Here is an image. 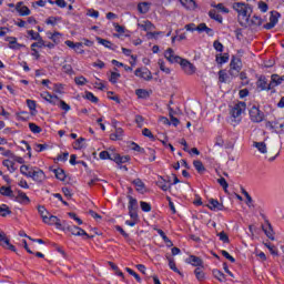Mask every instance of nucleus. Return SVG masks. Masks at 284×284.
Instances as JSON below:
<instances>
[{
	"label": "nucleus",
	"mask_w": 284,
	"mask_h": 284,
	"mask_svg": "<svg viewBox=\"0 0 284 284\" xmlns=\"http://www.w3.org/2000/svg\"><path fill=\"white\" fill-rule=\"evenodd\" d=\"M0 245L1 247H7V250H11V252H17V248L14 245L10 244V239H8V235L6 233L0 232Z\"/></svg>",
	"instance_id": "obj_9"
},
{
	"label": "nucleus",
	"mask_w": 284,
	"mask_h": 284,
	"mask_svg": "<svg viewBox=\"0 0 284 284\" xmlns=\"http://www.w3.org/2000/svg\"><path fill=\"white\" fill-rule=\"evenodd\" d=\"M227 79H230V77L226 74L225 71L221 70L219 72V81H220V83H227Z\"/></svg>",
	"instance_id": "obj_50"
},
{
	"label": "nucleus",
	"mask_w": 284,
	"mask_h": 284,
	"mask_svg": "<svg viewBox=\"0 0 284 284\" xmlns=\"http://www.w3.org/2000/svg\"><path fill=\"white\" fill-rule=\"evenodd\" d=\"M168 261H169L170 270H172L173 272H176V274H181V271H179V268L176 267V263L174 262V258L168 257Z\"/></svg>",
	"instance_id": "obj_41"
},
{
	"label": "nucleus",
	"mask_w": 284,
	"mask_h": 284,
	"mask_svg": "<svg viewBox=\"0 0 284 284\" xmlns=\"http://www.w3.org/2000/svg\"><path fill=\"white\" fill-rule=\"evenodd\" d=\"M266 128L274 130L277 134H284V119L267 122Z\"/></svg>",
	"instance_id": "obj_5"
},
{
	"label": "nucleus",
	"mask_w": 284,
	"mask_h": 284,
	"mask_svg": "<svg viewBox=\"0 0 284 284\" xmlns=\"http://www.w3.org/2000/svg\"><path fill=\"white\" fill-rule=\"evenodd\" d=\"M6 41H9V48L11 50H19L20 48H22L21 44L17 43V38L14 37H9L6 39Z\"/></svg>",
	"instance_id": "obj_26"
},
{
	"label": "nucleus",
	"mask_w": 284,
	"mask_h": 284,
	"mask_svg": "<svg viewBox=\"0 0 284 284\" xmlns=\"http://www.w3.org/2000/svg\"><path fill=\"white\" fill-rule=\"evenodd\" d=\"M8 214H12V212L10 211V209L8 207V205L2 204L0 206V216H8Z\"/></svg>",
	"instance_id": "obj_49"
},
{
	"label": "nucleus",
	"mask_w": 284,
	"mask_h": 284,
	"mask_svg": "<svg viewBox=\"0 0 284 284\" xmlns=\"http://www.w3.org/2000/svg\"><path fill=\"white\" fill-rule=\"evenodd\" d=\"M209 17L213 19L214 21H217L219 23H223V17L221 14L216 13L215 10H211L209 12Z\"/></svg>",
	"instance_id": "obj_36"
},
{
	"label": "nucleus",
	"mask_w": 284,
	"mask_h": 284,
	"mask_svg": "<svg viewBox=\"0 0 284 284\" xmlns=\"http://www.w3.org/2000/svg\"><path fill=\"white\" fill-rule=\"evenodd\" d=\"M132 184L135 185L136 191L141 192V194H143V192H145V183H143V181H141V179H135L134 181H132Z\"/></svg>",
	"instance_id": "obj_27"
},
{
	"label": "nucleus",
	"mask_w": 284,
	"mask_h": 284,
	"mask_svg": "<svg viewBox=\"0 0 284 284\" xmlns=\"http://www.w3.org/2000/svg\"><path fill=\"white\" fill-rule=\"evenodd\" d=\"M119 79H121V73L111 72V77H110L109 81H111L112 83H116L119 81Z\"/></svg>",
	"instance_id": "obj_62"
},
{
	"label": "nucleus",
	"mask_w": 284,
	"mask_h": 284,
	"mask_svg": "<svg viewBox=\"0 0 284 284\" xmlns=\"http://www.w3.org/2000/svg\"><path fill=\"white\" fill-rule=\"evenodd\" d=\"M196 32H199L200 34L205 32L209 37H214V30L209 28L207 24L203 22L196 27Z\"/></svg>",
	"instance_id": "obj_17"
},
{
	"label": "nucleus",
	"mask_w": 284,
	"mask_h": 284,
	"mask_svg": "<svg viewBox=\"0 0 284 284\" xmlns=\"http://www.w3.org/2000/svg\"><path fill=\"white\" fill-rule=\"evenodd\" d=\"M65 45H68V48H72V50H75V48H83V42H72L70 40L65 41Z\"/></svg>",
	"instance_id": "obj_48"
},
{
	"label": "nucleus",
	"mask_w": 284,
	"mask_h": 284,
	"mask_svg": "<svg viewBox=\"0 0 284 284\" xmlns=\"http://www.w3.org/2000/svg\"><path fill=\"white\" fill-rule=\"evenodd\" d=\"M29 130L33 132V134H41V126L34 123H29Z\"/></svg>",
	"instance_id": "obj_52"
},
{
	"label": "nucleus",
	"mask_w": 284,
	"mask_h": 284,
	"mask_svg": "<svg viewBox=\"0 0 284 284\" xmlns=\"http://www.w3.org/2000/svg\"><path fill=\"white\" fill-rule=\"evenodd\" d=\"M194 274H195L197 281H203V278H205V273H203L201 267L195 268Z\"/></svg>",
	"instance_id": "obj_56"
},
{
	"label": "nucleus",
	"mask_w": 284,
	"mask_h": 284,
	"mask_svg": "<svg viewBox=\"0 0 284 284\" xmlns=\"http://www.w3.org/2000/svg\"><path fill=\"white\" fill-rule=\"evenodd\" d=\"M53 172L59 181H65V172L62 169H55Z\"/></svg>",
	"instance_id": "obj_38"
},
{
	"label": "nucleus",
	"mask_w": 284,
	"mask_h": 284,
	"mask_svg": "<svg viewBox=\"0 0 284 284\" xmlns=\"http://www.w3.org/2000/svg\"><path fill=\"white\" fill-rule=\"evenodd\" d=\"M217 236L220 239V241H222V243H230V236H227V234L225 232H220L217 233Z\"/></svg>",
	"instance_id": "obj_57"
},
{
	"label": "nucleus",
	"mask_w": 284,
	"mask_h": 284,
	"mask_svg": "<svg viewBox=\"0 0 284 284\" xmlns=\"http://www.w3.org/2000/svg\"><path fill=\"white\" fill-rule=\"evenodd\" d=\"M284 81V75H278L276 73L271 75V81H270V88L271 90H274V88H278Z\"/></svg>",
	"instance_id": "obj_12"
},
{
	"label": "nucleus",
	"mask_w": 284,
	"mask_h": 284,
	"mask_svg": "<svg viewBox=\"0 0 284 284\" xmlns=\"http://www.w3.org/2000/svg\"><path fill=\"white\" fill-rule=\"evenodd\" d=\"M164 57L169 63H181V61H183V58L174 54V50L172 48H169L164 52Z\"/></svg>",
	"instance_id": "obj_6"
},
{
	"label": "nucleus",
	"mask_w": 284,
	"mask_h": 284,
	"mask_svg": "<svg viewBox=\"0 0 284 284\" xmlns=\"http://www.w3.org/2000/svg\"><path fill=\"white\" fill-rule=\"evenodd\" d=\"M135 93L139 97V99H148V97H150V93L144 89H138Z\"/></svg>",
	"instance_id": "obj_46"
},
{
	"label": "nucleus",
	"mask_w": 284,
	"mask_h": 284,
	"mask_svg": "<svg viewBox=\"0 0 284 284\" xmlns=\"http://www.w3.org/2000/svg\"><path fill=\"white\" fill-rule=\"evenodd\" d=\"M17 203H21L22 205H28L30 203V197L23 192L18 191L16 195H13Z\"/></svg>",
	"instance_id": "obj_13"
},
{
	"label": "nucleus",
	"mask_w": 284,
	"mask_h": 284,
	"mask_svg": "<svg viewBox=\"0 0 284 284\" xmlns=\"http://www.w3.org/2000/svg\"><path fill=\"white\" fill-rule=\"evenodd\" d=\"M230 65L231 70H237L241 72V59L233 58Z\"/></svg>",
	"instance_id": "obj_34"
},
{
	"label": "nucleus",
	"mask_w": 284,
	"mask_h": 284,
	"mask_svg": "<svg viewBox=\"0 0 284 284\" xmlns=\"http://www.w3.org/2000/svg\"><path fill=\"white\" fill-rule=\"evenodd\" d=\"M2 165L7 168V170L12 174L17 171V168H14V162L10 160H3Z\"/></svg>",
	"instance_id": "obj_30"
},
{
	"label": "nucleus",
	"mask_w": 284,
	"mask_h": 284,
	"mask_svg": "<svg viewBox=\"0 0 284 284\" xmlns=\"http://www.w3.org/2000/svg\"><path fill=\"white\" fill-rule=\"evenodd\" d=\"M123 138V129L115 128V132L110 135L111 141H121Z\"/></svg>",
	"instance_id": "obj_24"
},
{
	"label": "nucleus",
	"mask_w": 284,
	"mask_h": 284,
	"mask_svg": "<svg viewBox=\"0 0 284 284\" xmlns=\"http://www.w3.org/2000/svg\"><path fill=\"white\" fill-rule=\"evenodd\" d=\"M213 48L216 50V52H223V43H221L219 40L213 42Z\"/></svg>",
	"instance_id": "obj_63"
},
{
	"label": "nucleus",
	"mask_w": 284,
	"mask_h": 284,
	"mask_svg": "<svg viewBox=\"0 0 284 284\" xmlns=\"http://www.w3.org/2000/svg\"><path fill=\"white\" fill-rule=\"evenodd\" d=\"M186 263H190L194 267H201L203 265V260L195 255H191L189 258H186Z\"/></svg>",
	"instance_id": "obj_20"
},
{
	"label": "nucleus",
	"mask_w": 284,
	"mask_h": 284,
	"mask_svg": "<svg viewBox=\"0 0 284 284\" xmlns=\"http://www.w3.org/2000/svg\"><path fill=\"white\" fill-rule=\"evenodd\" d=\"M232 8L235 10V12H237V21L240 26L245 28V26L250 23V13L252 12L250 4L245 2H234Z\"/></svg>",
	"instance_id": "obj_1"
},
{
	"label": "nucleus",
	"mask_w": 284,
	"mask_h": 284,
	"mask_svg": "<svg viewBox=\"0 0 284 284\" xmlns=\"http://www.w3.org/2000/svg\"><path fill=\"white\" fill-rule=\"evenodd\" d=\"M64 112H70L71 108L70 104L65 103V101L59 99L58 104Z\"/></svg>",
	"instance_id": "obj_45"
},
{
	"label": "nucleus",
	"mask_w": 284,
	"mask_h": 284,
	"mask_svg": "<svg viewBox=\"0 0 284 284\" xmlns=\"http://www.w3.org/2000/svg\"><path fill=\"white\" fill-rule=\"evenodd\" d=\"M44 223H47V225H57V227H61V220L50 213L49 216H44Z\"/></svg>",
	"instance_id": "obj_16"
},
{
	"label": "nucleus",
	"mask_w": 284,
	"mask_h": 284,
	"mask_svg": "<svg viewBox=\"0 0 284 284\" xmlns=\"http://www.w3.org/2000/svg\"><path fill=\"white\" fill-rule=\"evenodd\" d=\"M144 154H146L148 156H151L149 159V161H156V151H154V149H150L148 148L146 151H144Z\"/></svg>",
	"instance_id": "obj_39"
},
{
	"label": "nucleus",
	"mask_w": 284,
	"mask_h": 284,
	"mask_svg": "<svg viewBox=\"0 0 284 284\" xmlns=\"http://www.w3.org/2000/svg\"><path fill=\"white\" fill-rule=\"evenodd\" d=\"M250 119L253 123H261L263 122V119H265V113L263 111L258 110V106L253 105L250 111Z\"/></svg>",
	"instance_id": "obj_4"
},
{
	"label": "nucleus",
	"mask_w": 284,
	"mask_h": 284,
	"mask_svg": "<svg viewBox=\"0 0 284 284\" xmlns=\"http://www.w3.org/2000/svg\"><path fill=\"white\" fill-rule=\"evenodd\" d=\"M140 206L142 212H151L152 211V205H150V203L141 201L140 202Z\"/></svg>",
	"instance_id": "obj_54"
},
{
	"label": "nucleus",
	"mask_w": 284,
	"mask_h": 284,
	"mask_svg": "<svg viewBox=\"0 0 284 284\" xmlns=\"http://www.w3.org/2000/svg\"><path fill=\"white\" fill-rule=\"evenodd\" d=\"M278 17H281L278 12L272 11L270 17V22L264 24L265 30H272V28H275L276 23H278Z\"/></svg>",
	"instance_id": "obj_10"
},
{
	"label": "nucleus",
	"mask_w": 284,
	"mask_h": 284,
	"mask_svg": "<svg viewBox=\"0 0 284 284\" xmlns=\"http://www.w3.org/2000/svg\"><path fill=\"white\" fill-rule=\"evenodd\" d=\"M156 232L162 237V240L164 241L166 247H173L174 243H172V240L169 239L168 235H165V232H163V230L158 229Z\"/></svg>",
	"instance_id": "obj_22"
},
{
	"label": "nucleus",
	"mask_w": 284,
	"mask_h": 284,
	"mask_svg": "<svg viewBox=\"0 0 284 284\" xmlns=\"http://www.w3.org/2000/svg\"><path fill=\"white\" fill-rule=\"evenodd\" d=\"M16 10L19 12L20 17H28L30 14V9L23 6V2H18L16 4Z\"/></svg>",
	"instance_id": "obj_18"
},
{
	"label": "nucleus",
	"mask_w": 284,
	"mask_h": 284,
	"mask_svg": "<svg viewBox=\"0 0 284 284\" xmlns=\"http://www.w3.org/2000/svg\"><path fill=\"white\" fill-rule=\"evenodd\" d=\"M84 99L91 101V103H99V98H97L92 92H87Z\"/></svg>",
	"instance_id": "obj_47"
},
{
	"label": "nucleus",
	"mask_w": 284,
	"mask_h": 284,
	"mask_svg": "<svg viewBox=\"0 0 284 284\" xmlns=\"http://www.w3.org/2000/svg\"><path fill=\"white\" fill-rule=\"evenodd\" d=\"M36 41L38 42L32 43L31 48H44L45 41H43V38L37 39Z\"/></svg>",
	"instance_id": "obj_60"
},
{
	"label": "nucleus",
	"mask_w": 284,
	"mask_h": 284,
	"mask_svg": "<svg viewBox=\"0 0 284 284\" xmlns=\"http://www.w3.org/2000/svg\"><path fill=\"white\" fill-rule=\"evenodd\" d=\"M74 81L77 85H85L88 83V79L83 75L75 78Z\"/></svg>",
	"instance_id": "obj_61"
},
{
	"label": "nucleus",
	"mask_w": 284,
	"mask_h": 284,
	"mask_svg": "<svg viewBox=\"0 0 284 284\" xmlns=\"http://www.w3.org/2000/svg\"><path fill=\"white\" fill-rule=\"evenodd\" d=\"M262 230L267 236V239L274 241V230H272V224H270V222H267V229H265V226H262Z\"/></svg>",
	"instance_id": "obj_28"
},
{
	"label": "nucleus",
	"mask_w": 284,
	"mask_h": 284,
	"mask_svg": "<svg viewBox=\"0 0 284 284\" xmlns=\"http://www.w3.org/2000/svg\"><path fill=\"white\" fill-rule=\"evenodd\" d=\"M217 183L223 187L224 192H227V187H230V184H227V181H225V178H220L217 180Z\"/></svg>",
	"instance_id": "obj_59"
},
{
	"label": "nucleus",
	"mask_w": 284,
	"mask_h": 284,
	"mask_svg": "<svg viewBox=\"0 0 284 284\" xmlns=\"http://www.w3.org/2000/svg\"><path fill=\"white\" fill-rule=\"evenodd\" d=\"M136 207H139L136 199L129 196V210H136Z\"/></svg>",
	"instance_id": "obj_44"
},
{
	"label": "nucleus",
	"mask_w": 284,
	"mask_h": 284,
	"mask_svg": "<svg viewBox=\"0 0 284 284\" xmlns=\"http://www.w3.org/2000/svg\"><path fill=\"white\" fill-rule=\"evenodd\" d=\"M253 146L256 148L261 154H267V145L265 142H254Z\"/></svg>",
	"instance_id": "obj_29"
},
{
	"label": "nucleus",
	"mask_w": 284,
	"mask_h": 284,
	"mask_svg": "<svg viewBox=\"0 0 284 284\" xmlns=\"http://www.w3.org/2000/svg\"><path fill=\"white\" fill-rule=\"evenodd\" d=\"M20 172L21 174H23V176H28L29 179H32V181H36L37 183H43V181H45V173L43 172V170L37 166L21 165Z\"/></svg>",
	"instance_id": "obj_2"
},
{
	"label": "nucleus",
	"mask_w": 284,
	"mask_h": 284,
	"mask_svg": "<svg viewBox=\"0 0 284 284\" xmlns=\"http://www.w3.org/2000/svg\"><path fill=\"white\" fill-rule=\"evenodd\" d=\"M252 26H263V19L258 16H253L251 19Z\"/></svg>",
	"instance_id": "obj_53"
},
{
	"label": "nucleus",
	"mask_w": 284,
	"mask_h": 284,
	"mask_svg": "<svg viewBox=\"0 0 284 284\" xmlns=\"http://www.w3.org/2000/svg\"><path fill=\"white\" fill-rule=\"evenodd\" d=\"M100 159L102 160L109 159L110 161H112V159H114V153L110 154V152L108 151H102L100 152Z\"/></svg>",
	"instance_id": "obj_55"
},
{
	"label": "nucleus",
	"mask_w": 284,
	"mask_h": 284,
	"mask_svg": "<svg viewBox=\"0 0 284 284\" xmlns=\"http://www.w3.org/2000/svg\"><path fill=\"white\" fill-rule=\"evenodd\" d=\"M216 63H220V65H223V63H227L230 61V54L224 53L223 55H216L215 57Z\"/></svg>",
	"instance_id": "obj_32"
},
{
	"label": "nucleus",
	"mask_w": 284,
	"mask_h": 284,
	"mask_svg": "<svg viewBox=\"0 0 284 284\" xmlns=\"http://www.w3.org/2000/svg\"><path fill=\"white\" fill-rule=\"evenodd\" d=\"M135 77H140V79H144L145 81L152 80V73L149 70L141 71V69H136Z\"/></svg>",
	"instance_id": "obj_19"
},
{
	"label": "nucleus",
	"mask_w": 284,
	"mask_h": 284,
	"mask_svg": "<svg viewBox=\"0 0 284 284\" xmlns=\"http://www.w3.org/2000/svg\"><path fill=\"white\" fill-rule=\"evenodd\" d=\"M112 161H114V163L118 165H121V163H128V161H130V156H120L118 153H113Z\"/></svg>",
	"instance_id": "obj_23"
},
{
	"label": "nucleus",
	"mask_w": 284,
	"mask_h": 284,
	"mask_svg": "<svg viewBox=\"0 0 284 284\" xmlns=\"http://www.w3.org/2000/svg\"><path fill=\"white\" fill-rule=\"evenodd\" d=\"M158 64H159V68H160V70H161L162 72H164L165 74H170L171 70H170V68L165 67V61H163V60L160 59V60L158 61Z\"/></svg>",
	"instance_id": "obj_42"
},
{
	"label": "nucleus",
	"mask_w": 284,
	"mask_h": 284,
	"mask_svg": "<svg viewBox=\"0 0 284 284\" xmlns=\"http://www.w3.org/2000/svg\"><path fill=\"white\" fill-rule=\"evenodd\" d=\"M67 231L70 232L73 236H87V239H90V235H88V233L79 226L68 225Z\"/></svg>",
	"instance_id": "obj_8"
},
{
	"label": "nucleus",
	"mask_w": 284,
	"mask_h": 284,
	"mask_svg": "<svg viewBox=\"0 0 284 284\" xmlns=\"http://www.w3.org/2000/svg\"><path fill=\"white\" fill-rule=\"evenodd\" d=\"M213 276H214V278L220 281V283H225V281H226L225 274H223V272H221L219 270H213Z\"/></svg>",
	"instance_id": "obj_33"
},
{
	"label": "nucleus",
	"mask_w": 284,
	"mask_h": 284,
	"mask_svg": "<svg viewBox=\"0 0 284 284\" xmlns=\"http://www.w3.org/2000/svg\"><path fill=\"white\" fill-rule=\"evenodd\" d=\"M138 26L144 30V32H151V30H154L156 27H154L153 23H151L149 20H145L143 22L138 23Z\"/></svg>",
	"instance_id": "obj_21"
},
{
	"label": "nucleus",
	"mask_w": 284,
	"mask_h": 284,
	"mask_svg": "<svg viewBox=\"0 0 284 284\" xmlns=\"http://www.w3.org/2000/svg\"><path fill=\"white\" fill-rule=\"evenodd\" d=\"M44 101L48 103H51V105H58L59 104V97L50 94V92H43L40 94Z\"/></svg>",
	"instance_id": "obj_14"
},
{
	"label": "nucleus",
	"mask_w": 284,
	"mask_h": 284,
	"mask_svg": "<svg viewBox=\"0 0 284 284\" xmlns=\"http://www.w3.org/2000/svg\"><path fill=\"white\" fill-rule=\"evenodd\" d=\"M256 88L261 91H267L270 92V90H272V88H270V83H267V78L265 75H261L256 82Z\"/></svg>",
	"instance_id": "obj_11"
},
{
	"label": "nucleus",
	"mask_w": 284,
	"mask_h": 284,
	"mask_svg": "<svg viewBox=\"0 0 284 284\" xmlns=\"http://www.w3.org/2000/svg\"><path fill=\"white\" fill-rule=\"evenodd\" d=\"M138 10L141 12V14H148V12H150V3L141 2L138 4Z\"/></svg>",
	"instance_id": "obj_31"
},
{
	"label": "nucleus",
	"mask_w": 284,
	"mask_h": 284,
	"mask_svg": "<svg viewBox=\"0 0 284 284\" xmlns=\"http://www.w3.org/2000/svg\"><path fill=\"white\" fill-rule=\"evenodd\" d=\"M98 43L101 45H104V48H108L109 50H116V45L112 44L109 40H105L103 38H97Z\"/></svg>",
	"instance_id": "obj_25"
},
{
	"label": "nucleus",
	"mask_w": 284,
	"mask_h": 284,
	"mask_svg": "<svg viewBox=\"0 0 284 284\" xmlns=\"http://www.w3.org/2000/svg\"><path fill=\"white\" fill-rule=\"evenodd\" d=\"M193 165L195 170L199 172V174H203L205 172V166L203 165V162H201L200 160H195L193 162Z\"/></svg>",
	"instance_id": "obj_35"
},
{
	"label": "nucleus",
	"mask_w": 284,
	"mask_h": 284,
	"mask_svg": "<svg viewBox=\"0 0 284 284\" xmlns=\"http://www.w3.org/2000/svg\"><path fill=\"white\" fill-rule=\"evenodd\" d=\"M180 65L182 70L185 72V74L192 75L194 72H196V67L192 64L190 61L182 59L180 62Z\"/></svg>",
	"instance_id": "obj_7"
},
{
	"label": "nucleus",
	"mask_w": 284,
	"mask_h": 284,
	"mask_svg": "<svg viewBox=\"0 0 284 284\" xmlns=\"http://www.w3.org/2000/svg\"><path fill=\"white\" fill-rule=\"evenodd\" d=\"M264 245L273 256H278V250H276V246L272 245L271 243H265Z\"/></svg>",
	"instance_id": "obj_51"
},
{
	"label": "nucleus",
	"mask_w": 284,
	"mask_h": 284,
	"mask_svg": "<svg viewBox=\"0 0 284 284\" xmlns=\"http://www.w3.org/2000/svg\"><path fill=\"white\" fill-rule=\"evenodd\" d=\"M169 112H170V119H171V124L174 125V128H176L181 121H179L173 114H174V110L172 108L169 106Z\"/></svg>",
	"instance_id": "obj_37"
},
{
	"label": "nucleus",
	"mask_w": 284,
	"mask_h": 284,
	"mask_svg": "<svg viewBox=\"0 0 284 284\" xmlns=\"http://www.w3.org/2000/svg\"><path fill=\"white\" fill-rule=\"evenodd\" d=\"M54 43H61V33L55 32L49 37Z\"/></svg>",
	"instance_id": "obj_64"
},
{
	"label": "nucleus",
	"mask_w": 284,
	"mask_h": 284,
	"mask_svg": "<svg viewBox=\"0 0 284 284\" xmlns=\"http://www.w3.org/2000/svg\"><path fill=\"white\" fill-rule=\"evenodd\" d=\"M0 194H2L3 196H13L12 189L10 186H1Z\"/></svg>",
	"instance_id": "obj_40"
},
{
	"label": "nucleus",
	"mask_w": 284,
	"mask_h": 284,
	"mask_svg": "<svg viewBox=\"0 0 284 284\" xmlns=\"http://www.w3.org/2000/svg\"><path fill=\"white\" fill-rule=\"evenodd\" d=\"M247 109V104L245 102H237L232 109H231V116L240 123L241 115L245 113V110Z\"/></svg>",
	"instance_id": "obj_3"
},
{
	"label": "nucleus",
	"mask_w": 284,
	"mask_h": 284,
	"mask_svg": "<svg viewBox=\"0 0 284 284\" xmlns=\"http://www.w3.org/2000/svg\"><path fill=\"white\" fill-rule=\"evenodd\" d=\"M182 3L191 10L196 8V2H194V0H182Z\"/></svg>",
	"instance_id": "obj_58"
},
{
	"label": "nucleus",
	"mask_w": 284,
	"mask_h": 284,
	"mask_svg": "<svg viewBox=\"0 0 284 284\" xmlns=\"http://www.w3.org/2000/svg\"><path fill=\"white\" fill-rule=\"evenodd\" d=\"M38 212H39L40 216L42 217V221H44V216H50V212H48V210H45V206H43V205L38 206Z\"/></svg>",
	"instance_id": "obj_43"
},
{
	"label": "nucleus",
	"mask_w": 284,
	"mask_h": 284,
	"mask_svg": "<svg viewBox=\"0 0 284 284\" xmlns=\"http://www.w3.org/2000/svg\"><path fill=\"white\" fill-rule=\"evenodd\" d=\"M207 207L211 209L213 212H221L223 211V204L219 202V200L211 199L209 200Z\"/></svg>",
	"instance_id": "obj_15"
}]
</instances>
